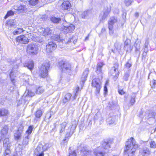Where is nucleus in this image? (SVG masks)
Returning a JSON list of instances; mask_svg holds the SVG:
<instances>
[{
	"label": "nucleus",
	"instance_id": "obj_16",
	"mask_svg": "<svg viewBox=\"0 0 156 156\" xmlns=\"http://www.w3.org/2000/svg\"><path fill=\"white\" fill-rule=\"evenodd\" d=\"M130 41L127 39L124 43V48L127 51H131L132 49V47L130 45Z\"/></svg>",
	"mask_w": 156,
	"mask_h": 156
},
{
	"label": "nucleus",
	"instance_id": "obj_64",
	"mask_svg": "<svg viewBox=\"0 0 156 156\" xmlns=\"http://www.w3.org/2000/svg\"><path fill=\"white\" fill-rule=\"evenodd\" d=\"M88 38H89V37L88 36L86 37V38H85V40H88Z\"/></svg>",
	"mask_w": 156,
	"mask_h": 156
},
{
	"label": "nucleus",
	"instance_id": "obj_53",
	"mask_svg": "<svg viewBox=\"0 0 156 156\" xmlns=\"http://www.w3.org/2000/svg\"><path fill=\"white\" fill-rule=\"evenodd\" d=\"M69 156H76V153L75 151H74L73 152L69 153Z\"/></svg>",
	"mask_w": 156,
	"mask_h": 156
},
{
	"label": "nucleus",
	"instance_id": "obj_6",
	"mask_svg": "<svg viewBox=\"0 0 156 156\" xmlns=\"http://www.w3.org/2000/svg\"><path fill=\"white\" fill-rule=\"evenodd\" d=\"M38 51V46L34 44H28L27 48V53L31 55H36Z\"/></svg>",
	"mask_w": 156,
	"mask_h": 156
},
{
	"label": "nucleus",
	"instance_id": "obj_44",
	"mask_svg": "<svg viewBox=\"0 0 156 156\" xmlns=\"http://www.w3.org/2000/svg\"><path fill=\"white\" fill-rule=\"evenodd\" d=\"M130 73L129 72H126L124 74L123 79L125 81H127L128 80V78L129 76Z\"/></svg>",
	"mask_w": 156,
	"mask_h": 156
},
{
	"label": "nucleus",
	"instance_id": "obj_34",
	"mask_svg": "<svg viewBox=\"0 0 156 156\" xmlns=\"http://www.w3.org/2000/svg\"><path fill=\"white\" fill-rule=\"evenodd\" d=\"M24 31V30L23 28H20L13 31L12 33L14 35L19 34H20Z\"/></svg>",
	"mask_w": 156,
	"mask_h": 156
},
{
	"label": "nucleus",
	"instance_id": "obj_11",
	"mask_svg": "<svg viewBox=\"0 0 156 156\" xmlns=\"http://www.w3.org/2000/svg\"><path fill=\"white\" fill-rule=\"evenodd\" d=\"M16 40L18 43L23 44H26L29 42V40L28 38L24 35H21L17 37Z\"/></svg>",
	"mask_w": 156,
	"mask_h": 156
},
{
	"label": "nucleus",
	"instance_id": "obj_49",
	"mask_svg": "<svg viewBox=\"0 0 156 156\" xmlns=\"http://www.w3.org/2000/svg\"><path fill=\"white\" fill-rule=\"evenodd\" d=\"M132 66V64L131 63H129V62H127L125 64V67L127 69H129L130 67Z\"/></svg>",
	"mask_w": 156,
	"mask_h": 156
},
{
	"label": "nucleus",
	"instance_id": "obj_23",
	"mask_svg": "<svg viewBox=\"0 0 156 156\" xmlns=\"http://www.w3.org/2000/svg\"><path fill=\"white\" fill-rule=\"evenodd\" d=\"M34 63L33 61H30L27 63H25L24 64V66L28 68V69L31 70L34 67Z\"/></svg>",
	"mask_w": 156,
	"mask_h": 156
},
{
	"label": "nucleus",
	"instance_id": "obj_30",
	"mask_svg": "<svg viewBox=\"0 0 156 156\" xmlns=\"http://www.w3.org/2000/svg\"><path fill=\"white\" fill-rule=\"evenodd\" d=\"M9 114L8 111L4 108L0 109V117L6 116Z\"/></svg>",
	"mask_w": 156,
	"mask_h": 156
},
{
	"label": "nucleus",
	"instance_id": "obj_51",
	"mask_svg": "<svg viewBox=\"0 0 156 156\" xmlns=\"http://www.w3.org/2000/svg\"><path fill=\"white\" fill-rule=\"evenodd\" d=\"M27 95L30 97H32L34 95V93L31 91L28 90L27 94Z\"/></svg>",
	"mask_w": 156,
	"mask_h": 156
},
{
	"label": "nucleus",
	"instance_id": "obj_7",
	"mask_svg": "<svg viewBox=\"0 0 156 156\" xmlns=\"http://www.w3.org/2000/svg\"><path fill=\"white\" fill-rule=\"evenodd\" d=\"M101 80L98 78H95L92 81V85L94 87L96 88L97 92L98 93L101 88Z\"/></svg>",
	"mask_w": 156,
	"mask_h": 156
},
{
	"label": "nucleus",
	"instance_id": "obj_12",
	"mask_svg": "<svg viewBox=\"0 0 156 156\" xmlns=\"http://www.w3.org/2000/svg\"><path fill=\"white\" fill-rule=\"evenodd\" d=\"M57 46V44L53 42H49L46 46V51L48 53L52 52L54 49H55Z\"/></svg>",
	"mask_w": 156,
	"mask_h": 156
},
{
	"label": "nucleus",
	"instance_id": "obj_3",
	"mask_svg": "<svg viewBox=\"0 0 156 156\" xmlns=\"http://www.w3.org/2000/svg\"><path fill=\"white\" fill-rule=\"evenodd\" d=\"M51 38L52 40L57 41L58 42L61 41L62 42L65 44L70 42L72 41L74 44H75L77 40L76 37L75 36H73L71 38H69L68 40L67 37L65 38L64 39H62L59 35L55 34H53L51 36Z\"/></svg>",
	"mask_w": 156,
	"mask_h": 156
},
{
	"label": "nucleus",
	"instance_id": "obj_13",
	"mask_svg": "<svg viewBox=\"0 0 156 156\" xmlns=\"http://www.w3.org/2000/svg\"><path fill=\"white\" fill-rule=\"evenodd\" d=\"M94 153L96 156H104L105 152L102 147H99L94 150Z\"/></svg>",
	"mask_w": 156,
	"mask_h": 156
},
{
	"label": "nucleus",
	"instance_id": "obj_56",
	"mask_svg": "<svg viewBox=\"0 0 156 156\" xmlns=\"http://www.w3.org/2000/svg\"><path fill=\"white\" fill-rule=\"evenodd\" d=\"M106 84H107V83H106L104 87V90L105 92V93H106L108 91L107 88L106 86Z\"/></svg>",
	"mask_w": 156,
	"mask_h": 156
},
{
	"label": "nucleus",
	"instance_id": "obj_10",
	"mask_svg": "<svg viewBox=\"0 0 156 156\" xmlns=\"http://www.w3.org/2000/svg\"><path fill=\"white\" fill-rule=\"evenodd\" d=\"M80 154L81 156H88L92 153V151L88 149L87 147L81 146Z\"/></svg>",
	"mask_w": 156,
	"mask_h": 156
},
{
	"label": "nucleus",
	"instance_id": "obj_55",
	"mask_svg": "<svg viewBox=\"0 0 156 156\" xmlns=\"http://www.w3.org/2000/svg\"><path fill=\"white\" fill-rule=\"evenodd\" d=\"M149 43V42L148 41V40H146L144 44V47H148Z\"/></svg>",
	"mask_w": 156,
	"mask_h": 156
},
{
	"label": "nucleus",
	"instance_id": "obj_38",
	"mask_svg": "<svg viewBox=\"0 0 156 156\" xmlns=\"http://www.w3.org/2000/svg\"><path fill=\"white\" fill-rule=\"evenodd\" d=\"M38 0H30L28 2L30 5L33 6L38 3Z\"/></svg>",
	"mask_w": 156,
	"mask_h": 156
},
{
	"label": "nucleus",
	"instance_id": "obj_17",
	"mask_svg": "<svg viewBox=\"0 0 156 156\" xmlns=\"http://www.w3.org/2000/svg\"><path fill=\"white\" fill-rule=\"evenodd\" d=\"M50 20L52 23H61L62 20H63V21L64 20L66 22L64 18L63 20L62 18L61 19L60 18L57 17L55 16L51 17Z\"/></svg>",
	"mask_w": 156,
	"mask_h": 156
},
{
	"label": "nucleus",
	"instance_id": "obj_32",
	"mask_svg": "<svg viewBox=\"0 0 156 156\" xmlns=\"http://www.w3.org/2000/svg\"><path fill=\"white\" fill-rule=\"evenodd\" d=\"M15 9L18 10H22L25 11L26 8L24 5H20L19 6H15L14 7Z\"/></svg>",
	"mask_w": 156,
	"mask_h": 156
},
{
	"label": "nucleus",
	"instance_id": "obj_15",
	"mask_svg": "<svg viewBox=\"0 0 156 156\" xmlns=\"http://www.w3.org/2000/svg\"><path fill=\"white\" fill-rule=\"evenodd\" d=\"M75 28V26L71 24L67 27L64 26L63 30L64 32L66 33H69L72 32L74 30Z\"/></svg>",
	"mask_w": 156,
	"mask_h": 156
},
{
	"label": "nucleus",
	"instance_id": "obj_1",
	"mask_svg": "<svg viewBox=\"0 0 156 156\" xmlns=\"http://www.w3.org/2000/svg\"><path fill=\"white\" fill-rule=\"evenodd\" d=\"M138 147V145L136 144L134 139L132 137L126 141L124 150L125 154L128 156H133L136 151Z\"/></svg>",
	"mask_w": 156,
	"mask_h": 156
},
{
	"label": "nucleus",
	"instance_id": "obj_18",
	"mask_svg": "<svg viewBox=\"0 0 156 156\" xmlns=\"http://www.w3.org/2000/svg\"><path fill=\"white\" fill-rule=\"evenodd\" d=\"M62 8L64 10H68L70 9L71 5L70 2L68 1H64L62 4Z\"/></svg>",
	"mask_w": 156,
	"mask_h": 156
},
{
	"label": "nucleus",
	"instance_id": "obj_29",
	"mask_svg": "<svg viewBox=\"0 0 156 156\" xmlns=\"http://www.w3.org/2000/svg\"><path fill=\"white\" fill-rule=\"evenodd\" d=\"M44 34L45 35H48L51 34L53 32V29H50L49 27H47L45 29H44L43 30Z\"/></svg>",
	"mask_w": 156,
	"mask_h": 156
},
{
	"label": "nucleus",
	"instance_id": "obj_57",
	"mask_svg": "<svg viewBox=\"0 0 156 156\" xmlns=\"http://www.w3.org/2000/svg\"><path fill=\"white\" fill-rule=\"evenodd\" d=\"M137 44H135V46L136 47V50L139 51L140 49V45L138 46H137Z\"/></svg>",
	"mask_w": 156,
	"mask_h": 156
},
{
	"label": "nucleus",
	"instance_id": "obj_36",
	"mask_svg": "<svg viewBox=\"0 0 156 156\" xmlns=\"http://www.w3.org/2000/svg\"><path fill=\"white\" fill-rule=\"evenodd\" d=\"M14 68H13L12 70L11 71L10 74H9V76L10 77L11 80V81L13 83H15V80L14 79L12 78V77L13 75H14V71H15L14 70Z\"/></svg>",
	"mask_w": 156,
	"mask_h": 156
},
{
	"label": "nucleus",
	"instance_id": "obj_21",
	"mask_svg": "<svg viewBox=\"0 0 156 156\" xmlns=\"http://www.w3.org/2000/svg\"><path fill=\"white\" fill-rule=\"evenodd\" d=\"M111 10V9L110 8L109 9H107L104 10L102 13H101V14L100 16V17L101 18L102 20H104L107 17L108 15L110 12Z\"/></svg>",
	"mask_w": 156,
	"mask_h": 156
},
{
	"label": "nucleus",
	"instance_id": "obj_41",
	"mask_svg": "<svg viewBox=\"0 0 156 156\" xmlns=\"http://www.w3.org/2000/svg\"><path fill=\"white\" fill-rule=\"evenodd\" d=\"M107 121L108 123L110 124L113 123L115 122V120L113 118L110 117L107 119Z\"/></svg>",
	"mask_w": 156,
	"mask_h": 156
},
{
	"label": "nucleus",
	"instance_id": "obj_24",
	"mask_svg": "<svg viewBox=\"0 0 156 156\" xmlns=\"http://www.w3.org/2000/svg\"><path fill=\"white\" fill-rule=\"evenodd\" d=\"M111 143L109 142L107 140L103 142L102 144V148L104 149H107L110 147Z\"/></svg>",
	"mask_w": 156,
	"mask_h": 156
},
{
	"label": "nucleus",
	"instance_id": "obj_9",
	"mask_svg": "<svg viewBox=\"0 0 156 156\" xmlns=\"http://www.w3.org/2000/svg\"><path fill=\"white\" fill-rule=\"evenodd\" d=\"M119 65L117 63L114 64L112 68L110 70V73L111 75L114 77H117L119 74L118 69Z\"/></svg>",
	"mask_w": 156,
	"mask_h": 156
},
{
	"label": "nucleus",
	"instance_id": "obj_43",
	"mask_svg": "<svg viewBox=\"0 0 156 156\" xmlns=\"http://www.w3.org/2000/svg\"><path fill=\"white\" fill-rule=\"evenodd\" d=\"M150 147L151 148H155L156 147V144L154 141H151L149 142Z\"/></svg>",
	"mask_w": 156,
	"mask_h": 156
},
{
	"label": "nucleus",
	"instance_id": "obj_31",
	"mask_svg": "<svg viewBox=\"0 0 156 156\" xmlns=\"http://www.w3.org/2000/svg\"><path fill=\"white\" fill-rule=\"evenodd\" d=\"M8 130V127L7 126L5 125L1 131V133L4 136H6Z\"/></svg>",
	"mask_w": 156,
	"mask_h": 156
},
{
	"label": "nucleus",
	"instance_id": "obj_19",
	"mask_svg": "<svg viewBox=\"0 0 156 156\" xmlns=\"http://www.w3.org/2000/svg\"><path fill=\"white\" fill-rule=\"evenodd\" d=\"M23 127L22 126L18 128V129L14 133V136L17 139H19L21 136Z\"/></svg>",
	"mask_w": 156,
	"mask_h": 156
},
{
	"label": "nucleus",
	"instance_id": "obj_47",
	"mask_svg": "<svg viewBox=\"0 0 156 156\" xmlns=\"http://www.w3.org/2000/svg\"><path fill=\"white\" fill-rule=\"evenodd\" d=\"M49 144H45L43 146H42V149L44 151H45L47 150L49 148Z\"/></svg>",
	"mask_w": 156,
	"mask_h": 156
},
{
	"label": "nucleus",
	"instance_id": "obj_50",
	"mask_svg": "<svg viewBox=\"0 0 156 156\" xmlns=\"http://www.w3.org/2000/svg\"><path fill=\"white\" fill-rule=\"evenodd\" d=\"M151 86L152 88L156 89V80H154L152 84H151Z\"/></svg>",
	"mask_w": 156,
	"mask_h": 156
},
{
	"label": "nucleus",
	"instance_id": "obj_26",
	"mask_svg": "<svg viewBox=\"0 0 156 156\" xmlns=\"http://www.w3.org/2000/svg\"><path fill=\"white\" fill-rule=\"evenodd\" d=\"M14 20L11 19L8 20L6 23V25L8 28L12 26H14L15 25V23Z\"/></svg>",
	"mask_w": 156,
	"mask_h": 156
},
{
	"label": "nucleus",
	"instance_id": "obj_2",
	"mask_svg": "<svg viewBox=\"0 0 156 156\" xmlns=\"http://www.w3.org/2000/svg\"><path fill=\"white\" fill-rule=\"evenodd\" d=\"M60 133H61L63 132H65L66 133L65 138L63 140V142H64L66 140V138L70 137L74 133L76 126L73 125L72 123L68 124L67 122H64L60 124Z\"/></svg>",
	"mask_w": 156,
	"mask_h": 156
},
{
	"label": "nucleus",
	"instance_id": "obj_37",
	"mask_svg": "<svg viewBox=\"0 0 156 156\" xmlns=\"http://www.w3.org/2000/svg\"><path fill=\"white\" fill-rule=\"evenodd\" d=\"M42 114V112L41 110H38L36 112L35 115L36 117L38 118H40Z\"/></svg>",
	"mask_w": 156,
	"mask_h": 156
},
{
	"label": "nucleus",
	"instance_id": "obj_33",
	"mask_svg": "<svg viewBox=\"0 0 156 156\" xmlns=\"http://www.w3.org/2000/svg\"><path fill=\"white\" fill-rule=\"evenodd\" d=\"M3 145L5 148L10 147V144L9 142V138H5L3 141Z\"/></svg>",
	"mask_w": 156,
	"mask_h": 156
},
{
	"label": "nucleus",
	"instance_id": "obj_40",
	"mask_svg": "<svg viewBox=\"0 0 156 156\" xmlns=\"http://www.w3.org/2000/svg\"><path fill=\"white\" fill-rule=\"evenodd\" d=\"M133 2V0H125L124 2L126 6H129Z\"/></svg>",
	"mask_w": 156,
	"mask_h": 156
},
{
	"label": "nucleus",
	"instance_id": "obj_20",
	"mask_svg": "<svg viewBox=\"0 0 156 156\" xmlns=\"http://www.w3.org/2000/svg\"><path fill=\"white\" fill-rule=\"evenodd\" d=\"M104 65V64L102 63H99L97 64L96 72L99 75H100L102 78V72L101 70V68Z\"/></svg>",
	"mask_w": 156,
	"mask_h": 156
},
{
	"label": "nucleus",
	"instance_id": "obj_63",
	"mask_svg": "<svg viewBox=\"0 0 156 156\" xmlns=\"http://www.w3.org/2000/svg\"><path fill=\"white\" fill-rule=\"evenodd\" d=\"M87 12H84L83 13V15H85V16H86V14H87Z\"/></svg>",
	"mask_w": 156,
	"mask_h": 156
},
{
	"label": "nucleus",
	"instance_id": "obj_39",
	"mask_svg": "<svg viewBox=\"0 0 156 156\" xmlns=\"http://www.w3.org/2000/svg\"><path fill=\"white\" fill-rule=\"evenodd\" d=\"M122 44L118 43H116L115 44V47L118 51H119L120 50L122 47Z\"/></svg>",
	"mask_w": 156,
	"mask_h": 156
},
{
	"label": "nucleus",
	"instance_id": "obj_4",
	"mask_svg": "<svg viewBox=\"0 0 156 156\" xmlns=\"http://www.w3.org/2000/svg\"><path fill=\"white\" fill-rule=\"evenodd\" d=\"M62 71L66 73H70L72 71V68L70 64L66 60L60 61L58 63Z\"/></svg>",
	"mask_w": 156,
	"mask_h": 156
},
{
	"label": "nucleus",
	"instance_id": "obj_25",
	"mask_svg": "<svg viewBox=\"0 0 156 156\" xmlns=\"http://www.w3.org/2000/svg\"><path fill=\"white\" fill-rule=\"evenodd\" d=\"M136 94V93H133L131 94L130 100V104L131 105V106L133 105L135 102Z\"/></svg>",
	"mask_w": 156,
	"mask_h": 156
},
{
	"label": "nucleus",
	"instance_id": "obj_27",
	"mask_svg": "<svg viewBox=\"0 0 156 156\" xmlns=\"http://www.w3.org/2000/svg\"><path fill=\"white\" fill-rule=\"evenodd\" d=\"M72 97V95L70 93H67L65 96L63 101L64 103L67 102L69 101Z\"/></svg>",
	"mask_w": 156,
	"mask_h": 156
},
{
	"label": "nucleus",
	"instance_id": "obj_28",
	"mask_svg": "<svg viewBox=\"0 0 156 156\" xmlns=\"http://www.w3.org/2000/svg\"><path fill=\"white\" fill-rule=\"evenodd\" d=\"M140 153L143 156H145L146 154H149L151 152L149 149L147 148H144L143 150H141L140 151Z\"/></svg>",
	"mask_w": 156,
	"mask_h": 156
},
{
	"label": "nucleus",
	"instance_id": "obj_22",
	"mask_svg": "<svg viewBox=\"0 0 156 156\" xmlns=\"http://www.w3.org/2000/svg\"><path fill=\"white\" fill-rule=\"evenodd\" d=\"M89 73L88 69H86L83 72V75L81 78V81H82V84H83L84 82L87 79V78Z\"/></svg>",
	"mask_w": 156,
	"mask_h": 156
},
{
	"label": "nucleus",
	"instance_id": "obj_5",
	"mask_svg": "<svg viewBox=\"0 0 156 156\" xmlns=\"http://www.w3.org/2000/svg\"><path fill=\"white\" fill-rule=\"evenodd\" d=\"M50 67V65L48 62L44 63L40 68L39 75L41 77L44 78L47 76L48 70Z\"/></svg>",
	"mask_w": 156,
	"mask_h": 156
},
{
	"label": "nucleus",
	"instance_id": "obj_14",
	"mask_svg": "<svg viewBox=\"0 0 156 156\" xmlns=\"http://www.w3.org/2000/svg\"><path fill=\"white\" fill-rule=\"evenodd\" d=\"M42 144H39L34 151L36 156H44L43 151L42 148Z\"/></svg>",
	"mask_w": 156,
	"mask_h": 156
},
{
	"label": "nucleus",
	"instance_id": "obj_59",
	"mask_svg": "<svg viewBox=\"0 0 156 156\" xmlns=\"http://www.w3.org/2000/svg\"><path fill=\"white\" fill-rule=\"evenodd\" d=\"M148 51V47H144V51L147 53Z\"/></svg>",
	"mask_w": 156,
	"mask_h": 156
},
{
	"label": "nucleus",
	"instance_id": "obj_48",
	"mask_svg": "<svg viewBox=\"0 0 156 156\" xmlns=\"http://www.w3.org/2000/svg\"><path fill=\"white\" fill-rule=\"evenodd\" d=\"M33 129L32 126H29L28 130L27 131V133L29 134H30L32 131Z\"/></svg>",
	"mask_w": 156,
	"mask_h": 156
},
{
	"label": "nucleus",
	"instance_id": "obj_54",
	"mask_svg": "<svg viewBox=\"0 0 156 156\" xmlns=\"http://www.w3.org/2000/svg\"><path fill=\"white\" fill-rule=\"evenodd\" d=\"M119 94L121 95L124 94L125 92L123 91V90H118Z\"/></svg>",
	"mask_w": 156,
	"mask_h": 156
},
{
	"label": "nucleus",
	"instance_id": "obj_45",
	"mask_svg": "<svg viewBox=\"0 0 156 156\" xmlns=\"http://www.w3.org/2000/svg\"><path fill=\"white\" fill-rule=\"evenodd\" d=\"M14 14V12H12L11 10H10L6 14V15H5V16L4 18L5 19H6L8 17Z\"/></svg>",
	"mask_w": 156,
	"mask_h": 156
},
{
	"label": "nucleus",
	"instance_id": "obj_35",
	"mask_svg": "<svg viewBox=\"0 0 156 156\" xmlns=\"http://www.w3.org/2000/svg\"><path fill=\"white\" fill-rule=\"evenodd\" d=\"M44 89L42 87H39L36 89V93L37 94H40L44 91Z\"/></svg>",
	"mask_w": 156,
	"mask_h": 156
},
{
	"label": "nucleus",
	"instance_id": "obj_46",
	"mask_svg": "<svg viewBox=\"0 0 156 156\" xmlns=\"http://www.w3.org/2000/svg\"><path fill=\"white\" fill-rule=\"evenodd\" d=\"M35 41L39 43H42L43 42L44 40L41 37H37L35 39Z\"/></svg>",
	"mask_w": 156,
	"mask_h": 156
},
{
	"label": "nucleus",
	"instance_id": "obj_62",
	"mask_svg": "<svg viewBox=\"0 0 156 156\" xmlns=\"http://www.w3.org/2000/svg\"><path fill=\"white\" fill-rule=\"evenodd\" d=\"M147 55V53L144 52V53H143V56H145Z\"/></svg>",
	"mask_w": 156,
	"mask_h": 156
},
{
	"label": "nucleus",
	"instance_id": "obj_52",
	"mask_svg": "<svg viewBox=\"0 0 156 156\" xmlns=\"http://www.w3.org/2000/svg\"><path fill=\"white\" fill-rule=\"evenodd\" d=\"M10 147H7L5 148V154H9L10 153V151L9 150Z\"/></svg>",
	"mask_w": 156,
	"mask_h": 156
},
{
	"label": "nucleus",
	"instance_id": "obj_58",
	"mask_svg": "<svg viewBox=\"0 0 156 156\" xmlns=\"http://www.w3.org/2000/svg\"><path fill=\"white\" fill-rule=\"evenodd\" d=\"M148 115V117L149 118L153 117V115L152 114V113L151 112V113H150Z\"/></svg>",
	"mask_w": 156,
	"mask_h": 156
},
{
	"label": "nucleus",
	"instance_id": "obj_42",
	"mask_svg": "<svg viewBox=\"0 0 156 156\" xmlns=\"http://www.w3.org/2000/svg\"><path fill=\"white\" fill-rule=\"evenodd\" d=\"M29 142V137L28 135L25 136L23 140V144L26 145H27L28 143Z\"/></svg>",
	"mask_w": 156,
	"mask_h": 156
},
{
	"label": "nucleus",
	"instance_id": "obj_8",
	"mask_svg": "<svg viewBox=\"0 0 156 156\" xmlns=\"http://www.w3.org/2000/svg\"><path fill=\"white\" fill-rule=\"evenodd\" d=\"M117 22V19L116 17H112L110 19L108 22V28L109 30V33L113 34V25Z\"/></svg>",
	"mask_w": 156,
	"mask_h": 156
},
{
	"label": "nucleus",
	"instance_id": "obj_61",
	"mask_svg": "<svg viewBox=\"0 0 156 156\" xmlns=\"http://www.w3.org/2000/svg\"><path fill=\"white\" fill-rule=\"evenodd\" d=\"M79 89V87H77V89L76 91V93L75 94V96H76V94H77V93L78 92V90ZM74 99H76V98H75V97H74Z\"/></svg>",
	"mask_w": 156,
	"mask_h": 156
},
{
	"label": "nucleus",
	"instance_id": "obj_60",
	"mask_svg": "<svg viewBox=\"0 0 156 156\" xmlns=\"http://www.w3.org/2000/svg\"><path fill=\"white\" fill-rule=\"evenodd\" d=\"M139 13L137 12H136L135 14V16L136 17V18H138L139 16Z\"/></svg>",
	"mask_w": 156,
	"mask_h": 156
}]
</instances>
